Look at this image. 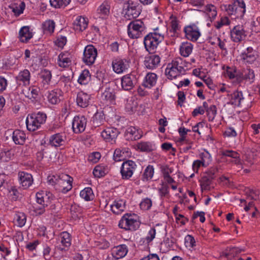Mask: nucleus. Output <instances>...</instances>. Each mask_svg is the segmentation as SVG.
Instances as JSON below:
<instances>
[{
    "label": "nucleus",
    "mask_w": 260,
    "mask_h": 260,
    "mask_svg": "<svg viewBox=\"0 0 260 260\" xmlns=\"http://www.w3.org/2000/svg\"><path fill=\"white\" fill-rule=\"evenodd\" d=\"M101 157V153L99 152H94L90 154L88 160L93 164L96 163Z\"/></svg>",
    "instance_id": "680f3d73"
},
{
    "label": "nucleus",
    "mask_w": 260,
    "mask_h": 260,
    "mask_svg": "<svg viewBox=\"0 0 260 260\" xmlns=\"http://www.w3.org/2000/svg\"><path fill=\"white\" fill-rule=\"evenodd\" d=\"M156 233L155 228H151L148 232V236L146 237L145 240L147 244L150 243L154 238Z\"/></svg>",
    "instance_id": "e2e57ef3"
},
{
    "label": "nucleus",
    "mask_w": 260,
    "mask_h": 260,
    "mask_svg": "<svg viewBox=\"0 0 260 260\" xmlns=\"http://www.w3.org/2000/svg\"><path fill=\"white\" fill-rule=\"evenodd\" d=\"M17 81H22L23 83L26 82L27 83H29L30 80V72L28 70L25 69L20 72L18 75L16 77Z\"/></svg>",
    "instance_id": "c9c22d12"
},
{
    "label": "nucleus",
    "mask_w": 260,
    "mask_h": 260,
    "mask_svg": "<svg viewBox=\"0 0 260 260\" xmlns=\"http://www.w3.org/2000/svg\"><path fill=\"white\" fill-rule=\"evenodd\" d=\"M19 178L22 186H23L25 189L29 187L33 182L31 175L23 172L19 173Z\"/></svg>",
    "instance_id": "b1692460"
},
{
    "label": "nucleus",
    "mask_w": 260,
    "mask_h": 260,
    "mask_svg": "<svg viewBox=\"0 0 260 260\" xmlns=\"http://www.w3.org/2000/svg\"><path fill=\"white\" fill-rule=\"evenodd\" d=\"M138 148L142 151L150 152L153 150L152 146L149 142H142L138 145Z\"/></svg>",
    "instance_id": "6e6d98bb"
},
{
    "label": "nucleus",
    "mask_w": 260,
    "mask_h": 260,
    "mask_svg": "<svg viewBox=\"0 0 260 260\" xmlns=\"http://www.w3.org/2000/svg\"><path fill=\"white\" fill-rule=\"evenodd\" d=\"M118 129L114 127H108L101 133L102 137L107 141H115L119 134Z\"/></svg>",
    "instance_id": "ddd939ff"
},
{
    "label": "nucleus",
    "mask_w": 260,
    "mask_h": 260,
    "mask_svg": "<svg viewBox=\"0 0 260 260\" xmlns=\"http://www.w3.org/2000/svg\"><path fill=\"white\" fill-rule=\"evenodd\" d=\"M137 133L138 132H137L136 129L134 127H129L126 129V135H129L130 137L129 138L131 140H136L140 138L139 136L136 135Z\"/></svg>",
    "instance_id": "052dcab7"
},
{
    "label": "nucleus",
    "mask_w": 260,
    "mask_h": 260,
    "mask_svg": "<svg viewBox=\"0 0 260 260\" xmlns=\"http://www.w3.org/2000/svg\"><path fill=\"white\" fill-rule=\"evenodd\" d=\"M218 171V169L217 167H212L206 171L204 175L214 180L216 177L215 174Z\"/></svg>",
    "instance_id": "603ef678"
},
{
    "label": "nucleus",
    "mask_w": 260,
    "mask_h": 260,
    "mask_svg": "<svg viewBox=\"0 0 260 260\" xmlns=\"http://www.w3.org/2000/svg\"><path fill=\"white\" fill-rule=\"evenodd\" d=\"M231 36L235 42H239L244 39L246 35L242 28L240 25L235 26L231 31Z\"/></svg>",
    "instance_id": "2eb2a0df"
},
{
    "label": "nucleus",
    "mask_w": 260,
    "mask_h": 260,
    "mask_svg": "<svg viewBox=\"0 0 260 260\" xmlns=\"http://www.w3.org/2000/svg\"><path fill=\"white\" fill-rule=\"evenodd\" d=\"M71 62V59L64 53H61L58 56V64L60 67L66 68L69 66Z\"/></svg>",
    "instance_id": "473e14b6"
},
{
    "label": "nucleus",
    "mask_w": 260,
    "mask_h": 260,
    "mask_svg": "<svg viewBox=\"0 0 260 260\" xmlns=\"http://www.w3.org/2000/svg\"><path fill=\"white\" fill-rule=\"evenodd\" d=\"M140 225V222L132 218L131 214H125L120 220L118 226L120 228L125 230L136 231Z\"/></svg>",
    "instance_id": "7ed1b4c3"
},
{
    "label": "nucleus",
    "mask_w": 260,
    "mask_h": 260,
    "mask_svg": "<svg viewBox=\"0 0 260 260\" xmlns=\"http://www.w3.org/2000/svg\"><path fill=\"white\" fill-rule=\"evenodd\" d=\"M165 74L167 76L168 78L170 80L175 79L178 76H179L177 70L175 68L171 67L170 63L168 64L165 70Z\"/></svg>",
    "instance_id": "f704fd0d"
},
{
    "label": "nucleus",
    "mask_w": 260,
    "mask_h": 260,
    "mask_svg": "<svg viewBox=\"0 0 260 260\" xmlns=\"http://www.w3.org/2000/svg\"><path fill=\"white\" fill-rule=\"evenodd\" d=\"M136 81L135 76L130 74H127L121 78V84L122 88L124 90H131L135 85Z\"/></svg>",
    "instance_id": "9b49d317"
},
{
    "label": "nucleus",
    "mask_w": 260,
    "mask_h": 260,
    "mask_svg": "<svg viewBox=\"0 0 260 260\" xmlns=\"http://www.w3.org/2000/svg\"><path fill=\"white\" fill-rule=\"evenodd\" d=\"M47 98L49 103L52 104H56L60 101L58 94L55 90L49 92Z\"/></svg>",
    "instance_id": "de8ad7c7"
},
{
    "label": "nucleus",
    "mask_w": 260,
    "mask_h": 260,
    "mask_svg": "<svg viewBox=\"0 0 260 260\" xmlns=\"http://www.w3.org/2000/svg\"><path fill=\"white\" fill-rule=\"evenodd\" d=\"M87 123V119L84 116H75L72 122V128L74 132L79 134L84 131Z\"/></svg>",
    "instance_id": "1a4fd4ad"
},
{
    "label": "nucleus",
    "mask_w": 260,
    "mask_h": 260,
    "mask_svg": "<svg viewBox=\"0 0 260 260\" xmlns=\"http://www.w3.org/2000/svg\"><path fill=\"white\" fill-rule=\"evenodd\" d=\"M171 29L170 31H172L174 34H176L180 28L179 26V21L176 17H174L173 19L171 22Z\"/></svg>",
    "instance_id": "0e129e2a"
},
{
    "label": "nucleus",
    "mask_w": 260,
    "mask_h": 260,
    "mask_svg": "<svg viewBox=\"0 0 260 260\" xmlns=\"http://www.w3.org/2000/svg\"><path fill=\"white\" fill-rule=\"evenodd\" d=\"M24 132L19 129H15L12 134V139L14 142L17 145H23L25 142L26 137Z\"/></svg>",
    "instance_id": "4be33fe9"
},
{
    "label": "nucleus",
    "mask_w": 260,
    "mask_h": 260,
    "mask_svg": "<svg viewBox=\"0 0 260 260\" xmlns=\"http://www.w3.org/2000/svg\"><path fill=\"white\" fill-rule=\"evenodd\" d=\"M256 55V52L253 48L249 47L242 53V59L248 63H251L255 60Z\"/></svg>",
    "instance_id": "a211bd4d"
},
{
    "label": "nucleus",
    "mask_w": 260,
    "mask_h": 260,
    "mask_svg": "<svg viewBox=\"0 0 260 260\" xmlns=\"http://www.w3.org/2000/svg\"><path fill=\"white\" fill-rule=\"evenodd\" d=\"M240 4L239 0H236L233 4L229 5L228 7L225 6V10L228 14L234 15V12L236 10L237 8H238V5Z\"/></svg>",
    "instance_id": "09e8293b"
},
{
    "label": "nucleus",
    "mask_w": 260,
    "mask_h": 260,
    "mask_svg": "<svg viewBox=\"0 0 260 260\" xmlns=\"http://www.w3.org/2000/svg\"><path fill=\"white\" fill-rule=\"evenodd\" d=\"M212 181V179L203 175L200 180L202 190H210Z\"/></svg>",
    "instance_id": "a19ab883"
},
{
    "label": "nucleus",
    "mask_w": 260,
    "mask_h": 260,
    "mask_svg": "<svg viewBox=\"0 0 260 260\" xmlns=\"http://www.w3.org/2000/svg\"><path fill=\"white\" fill-rule=\"evenodd\" d=\"M73 178L67 174H62L58 181L56 189L62 193H67L72 188Z\"/></svg>",
    "instance_id": "423d86ee"
},
{
    "label": "nucleus",
    "mask_w": 260,
    "mask_h": 260,
    "mask_svg": "<svg viewBox=\"0 0 260 260\" xmlns=\"http://www.w3.org/2000/svg\"><path fill=\"white\" fill-rule=\"evenodd\" d=\"M110 7L105 4H102L98 9L99 13L104 15H107L109 13Z\"/></svg>",
    "instance_id": "69168bd1"
},
{
    "label": "nucleus",
    "mask_w": 260,
    "mask_h": 260,
    "mask_svg": "<svg viewBox=\"0 0 260 260\" xmlns=\"http://www.w3.org/2000/svg\"><path fill=\"white\" fill-rule=\"evenodd\" d=\"M71 0H50L51 6L55 8H60L62 6L66 7L70 4Z\"/></svg>",
    "instance_id": "a18cd8bd"
},
{
    "label": "nucleus",
    "mask_w": 260,
    "mask_h": 260,
    "mask_svg": "<svg viewBox=\"0 0 260 260\" xmlns=\"http://www.w3.org/2000/svg\"><path fill=\"white\" fill-rule=\"evenodd\" d=\"M128 153V149L127 148H123L122 149H116L114 152L113 159L115 161H121L126 156L124 154Z\"/></svg>",
    "instance_id": "7c9ffc66"
},
{
    "label": "nucleus",
    "mask_w": 260,
    "mask_h": 260,
    "mask_svg": "<svg viewBox=\"0 0 260 260\" xmlns=\"http://www.w3.org/2000/svg\"><path fill=\"white\" fill-rule=\"evenodd\" d=\"M40 77L42 79L44 84L48 85L52 78V74L50 71L44 69L41 72Z\"/></svg>",
    "instance_id": "58836bf2"
},
{
    "label": "nucleus",
    "mask_w": 260,
    "mask_h": 260,
    "mask_svg": "<svg viewBox=\"0 0 260 260\" xmlns=\"http://www.w3.org/2000/svg\"><path fill=\"white\" fill-rule=\"evenodd\" d=\"M200 160L202 162V166L206 167L211 161V155L208 151L202 152L200 154Z\"/></svg>",
    "instance_id": "37998d69"
},
{
    "label": "nucleus",
    "mask_w": 260,
    "mask_h": 260,
    "mask_svg": "<svg viewBox=\"0 0 260 260\" xmlns=\"http://www.w3.org/2000/svg\"><path fill=\"white\" fill-rule=\"evenodd\" d=\"M137 103L134 100L128 101L125 105V109L129 113H133L137 110Z\"/></svg>",
    "instance_id": "8fccbe9b"
},
{
    "label": "nucleus",
    "mask_w": 260,
    "mask_h": 260,
    "mask_svg": "<svg viewBox=\"0 0 260 260\" xmlns=\"http://www.w3.org/2000/svg\"><path fill=\"white\" fill-rule=\"evenodd\" d=\"M154 174V168L151 165H148L145 169L143 174L142 179L143 181H148L151 179Z\"/></svg>",
    "instance_id": "ea45409f"
},
{
    "label": "nucleus",
    "mask_w": 260,
    "mask_h": 260,
    "mask_svg": "<svg viewBox=\"0 0 260 260\" xmlns=\"http://www.w3.org/2000/svg\"><path fill=\"white\" fill-rule=\"evenodd\" d=\"M80 197L85 201H91L94 198V194L90 187H86L80 191Z\"/></svg>",
    "instance_id": "2f4dec72"
},
{
    "label": "nucleus",
    "mask_w": 260,
    "mask_h": 260,
    "mask_svg": "<svg viewBox=\"0 0 260 260\" xmlns=\"http://www.w3.org/2000/svg\"><path fill=\"white\" fill-rule=\"evenodd\" d=\"M124 4L126 5L124 15V17L126 19L131 20L139 16L140 12L137 9L139 4L132 0H128Z\"/></svg>",
    "instance_id": "39448f33"
},
{
    "label": "nucleus",
    "mask_w": 260,
    "mask_h": 260,
    "mask_svg": "<svg viewBox=\"0 0 260 260\" xmlns=\"http://www.w3.org/2000/svg\"><path fill=\"white\" fill-rule=\"evenodd\" d=\"M65 136L63 134L57 133L52 135L49 139L50 144L55 147L63 145L64 143Z\"/></svg>",
    "instance_id": "aec40b11"
},
{
    "label": "nucleus",
    "mask_w": 260,
    "mask_h": 260,
    "mask_svg": "<svg viewBox=\"0 0 260 260\" xmlns=\"http://www.w3.org/2000/svg\"><path fill=\"white\" fill-rule=\"evenodd\" d=\"M47 195H44V192L42 191L41 192H37L36 193V200L37 203L39 204H44L46 206H48L49 205V201L45 200V198H47Z\"/></svg>",
    "instance_id": "49530a36"
},
{
    "label": "nucleus",
    "mask_w": 260,
    "mask_h": 260,
    "mask_svg": "<svg viewBox=\"0 0 260 260\" xmlns=\"http://www.w3.org/2000/svg\"><path fill=\"white\" fill-rule=\"evenodd\" d=\"M127 252L126 246L122 244L114 247L111 250V254L115 259H118L125 256Z\"/></svg>",
    "instance_id": "dca6fc26"
},
{
    "label": "nucleus",
    "mask_w": 260,
    "mask_h": 260,
    "mask_svg": "<svg viewBox=\"0 0 260 260\" xmlns=\"http://www.w3.org/2000/svg\"><path fill=\"white\" fill-rule=\"evenodd\" d=\"M59 238L60 244L57 247L60 250H66V248H68L71 244L70 234L67 232H62Z\"/></svg>",
    "instance_id": "f3484780"
},
{
    "label": "nucleus",
    "mask_w": 260,
    "mask_h": 260,
    "mask_svg": "<svg viewBox=\"0 0 260 260\" xmlns=\"http://www.w3.org/2000/svg\"><path fill=\"white\" fill-rule=\"evenodd\" d=\"M184 243L186 247L193 248L196 246V241L193 236L190 235L186 236L184 239Z\"/></svg>",
    "instance_id": "3c124183"
},
{
    "label": "nucleus",
    "mask_w": 260,
    "mask_h": 260,
    "mask_svg": "<svg viewBox=\"0 0 260 260\" xmlns=\"http://www.w3.org/2000/svg\"><path fill=\"white\" fill-rule=\"evenodd\" d=\"M106 171L104 166L98 165L93 169V174L95 177L101 178L107 174Z\"/></svg>",
    "instance_id": "4c0bfd02"
},
{
    "label": "nucleus",
    "mask_w": 260,
    "mask_h": 260,
    "mask_svg": "<svg viewBox=\"0 0 260 260\" xmlns=\"http://www.w3.org/2000/svg\"><path fill=\"white\" fill-rule=\"evenodd\" d=\"M97 56V50L92 45H87L85 47L84 53L83 61L88 65L92 64Z\"/></svg>",
    "instance_id": "0eeeda50"
},
{
    "label": "nucleus",
    "mask_w": 260,
    "mask_h": 260,
    "mask_svg": "<svg viewBox=\"0 0 260 260\" xmlns=\"http://www.w3.org/2000/svg\"><path fill=\"white\" fill-rule=\"evenodd\" d=\"M240 4L238 5V8H237L236 10L234 12V15H236V17H242L245 13V4L243 0H239Z\"/></svg>",
    "instance_id": "79ce46f5"
},
{
    "label": "nucleus",
    "mask_w": 260,
    "mask_h": 260,
    "mask_svg": "<svg viewBox=\"0 0 260 260\" xmlns=\"http://www.w3.org/2000/svg\"><path fill=\"white\" fill-rule=\"evenodd\" d=\"M44 204H35L33 206V211L37 215H41L44 213L45 211V207H47Z\"/></svg>",
    "instance_id": "4d7b16f0"
},
{
    "label": "nucleus",
    "mask_w": 260,
    "mask_h": 260,
    "mask_svg": "<svg viewBox=\"0 0 260 260\" xmlns=\"http://www.w3.org/2000/svg\"><path fill=\"white\" fill-rule=\"evenodd\" d=\"M205 12L210 19H214L217 15L216 7L213 5H207Z\"/></svg>",
    "instance_id": "c03bdc74"
},
{
    "label": "nucleus",
    "mask_w": 260,
    "mask_h": 260,
    "mask_svg": "<svg viewBox=\"0 0 260 260\" xmlns=\"http://www.w3.org/2000/svg\"><path fill=\"white\" fill-rule=\"evenodd\" d=\"M125 209V201L122 200L115 201L114 203L111 205V210L115 214H121Z\"/></svg>",
    "instance_id": "393cba45"
},
{
    "label": "nucleus",
    "mask_w": 260,
    "mask_h": 260,
    "mask_svg": "<svg viewBox=\"0 0 260 260\" xmlns=\"http://www.w3.org/2000/svg\"><path fill=\"white\" fill-rule=\"evenodd\" d=\"M222 155L223 156L235 158L234 162L236 164H239L240 163V155L236 151L232 150H225L222 152Z\"/></svg>",
    "instance_id": "e433bc0d"
},
{
    "label": "nucleus",
    "mask_w": 260,
    "mask_h": 260,
    "mask_svg": "<svg viewBox=\"0 0 260 260\" xmlns=\"http://www.w3.org/2000/svg\"><path fill=\"white\" fill-rule=\"evenodd\" d=\"M146 27L144 22L139 19L132 21L127 26L128 36L132 39H137L141 37L142 31Z\"/></svg>",
    "instance_id": "f03ea898"
},
{
    "label": "nucleus",
    "mask_w": 260,
    "mask_h": 260,
    "mask_svg": "<svg viewBox=\"0 0 260 260\" xmlns=\"http://www.w3.org/2000/svg\"><path fill=\"white\" fill-rule=\"evenodd\" d=\"M90 79V75L88 70H83L79 76L78 81L80 84H87Z\"/></svg>",
    "instance_id": "72a5a7b5"
},
{
    "label": "nucleus",
    "mask_w": 260,
    "mask_h": 260,
    "mask_svg": "<svg viewBox=\"0 0 260 260\" xmlns=\"http://www.w3.org/2000/svg\"><path fill=\"white\" fill-rule=\"evenodd\" d=\"M105 121V117L103 111H97L92 118L93 126L95 127H98Z\"/></svg>",
    "instance_id": "a878e982"
},
{
    "label": "nucleus",
    "mask_w": 260,
    "mask_h": 260,
    "mask_svg": "<svg viewBox=\"0 0 260 260\" xmlns=\"http://www.w3.org/2000/svg\"><path fill=\"white\" fill-rule=\"evenodd\" d=\"M43 27L45 30L53 32L55 28V23L53 20H47L43 23Z\"/></svg>",
    "instance_id": "5fc2aeb1"
},
{
    "label": "nucleus",
    "mask_w": 260,
    "mask_h": 260,
    "mask_svg": "<svg viewBox=\"0 0 260 260\" xmlns=\"http://www.w3.org/2000/svg\"><path fill=\"white\" fill-rule=\"evenodd\" d=\"M20 40L22 42H27L32 37L28 26L22 27L19 32Z\"/></svg>",
    "instance_id": "c85d7f7f"
},
{
    "label": "nucleus",
    "mask_w": 260,
    "mask_h": 260,
    "mask_svg": "<svg viewBox=\"0 0 260 260\" xmlns=\"http://www.w3.org/2000/svg\"><path fill=\"white\" fill-rule=\"evenodd\" d=\"M193 45L189 42L182 43L180 47V53L184 57H188L192 52Z\"/></svg>",
    "instance_id": "c756f323"
},
{
    "label": "nucleus",
    "mask_w": 260,
    "mask_h": 260,
    "mask_svg": "<svg viewBox=\"0 0 260 260\" xmlns=\"http://www.w3.org/2000/svg\"><path fill=\"white\" fill-rule=\"evenodd\" d=\"M231 99L229 104L236 106H240L241 102L244 100L243 93L238 90L235 91L230 95Z\"/></svg>",
    "instance_id": "5701e85b"
},
{
    "label": "nucleus",
    "mask_w": 260,
    "mask_h": 260,
    "mask_svg": "<svg viewBox=\"0 0 260 260\" xmlns=\"http://www.w3.org/2000/svg\"><path fill=\"white\" fill-rule=\"evenodd\" d=\"M15 219L17 221L18 225L20 227L24 225L26 222V216L22 212L16 214Z\"/></svg>",
    "instance_id": "864d4df0"
},
{
    "label": "nucleus",
    "mask_w": 260,
    "mask_h": 260,
    "mask_svg": "<svg viewBox=\"0 0 260 260\" xmlns=\"http://www.w3.org/2000/svg\"><path fill=\"white\" fill-rule=\"evenodd\" d=\"M184 32L187 39L192 42L197 41L201 35L198 27L194 24L185 26Z\"/></svg>",
    "instance_id": "9d476101"
},
{
    "label": "nucleus",
    "mask_w": 260,
    "mask_h": 260,
    "mask_svg": "<svg viewBox=\"0 0 260 260\" xmlns=\"http://www.w3.org/2000/svg\"><path fill=\"white\" fill-rule=\"evenodd\" d=\"M152 206V201L150 199L146 198L140 204V208L144 210H149Z\"/></svg>",
    "instance_id": "bf43d9fd"
},
{
    "label": "nucleus",
    "mask_w": 260,
    "mask_h": 260,
    "mask_svg": "<svg viewBox=\"0 0 260 260\" xmlns=\"http://www.w3.org/2000/svg\"><path fill=\"white\" fill-rule=\"evenodd\" d=\"M112 67L115 73H121L129 67L128 62L126 59H115L112 61Z\"/></svg>",
    "instance_id": "f8f14e48"
},
{
    "label": "nucleus",
    "mask_w": 260,
    "mask_h": 260,
    "mask_svg": "<svg viewBox=\"0 0 260 260\" xmlns=\"http://www.w3.org/2000/svg\"><path fill=\"white\" fill-rule=\"evenodd\" d=\"M153 36L156 37L157 39L161 41H164L165 38V31H163L159 27H156L153 29V32H151Z\"/></svg>",
    "instance_id": "13d9d810"
},
{
    "label": "nucleus",
    "mask_w": 260,
    "mask_h": 260,
    "mask_svg": "<svg viewBox=\"0 0 260 260\" xmlns=\"http://www.w3.org/2000/svg\"><path fill=\"white\" fill-rule=\"evenodd\" d=\"M157 80V75L155 73H148L143 82V85L145 87L150 88L153 86Z\"/></svg>",
    "instance_id": "bb28decb"
},
{
    "label": "nucleus",
    "mask_w": 260,
    "mask_h": 260,
    "mask_svg": "<svg viewBox=\"0 0 260 260\" xmlns=\"http://www.w3.org/2000/svg\"><path fill=\"white\" fill-rule=\"evenodd\" d=\"M116 95L114 89L110 86L106 87L104 91L101 94V100L112 103L115 100Z\"/></svg>",
    "instance_id": "412c9836"
},
{
    "label": "nucleus",
    "mask_w": 260,
    "mask_h": 260,
    "mask_svg": "<svg viewBox=\"0 0 260 260\" xmlns=\"http://www.w3.org/2000/svg\"><path fill=\"white\" fill-rule=\"evenodd\" d=\"M90 99V95L83 92H79L76 99L77 105L81 108H86L89 105Z\"/></svg>",
    "instance_id": "6ab92c4d"
},
{
    "label": "nucleus",
    "mask_w": 260,
    "mask_h": 260,
    "mask_svg": "<svg viewBox=\"0 0 260 260\" xmlns=\"http://www.w3.org/2000/svg\"><path fill=\"white\" fill-rule=\"evenodd\" d=\"M160 58L157 55L146 56L144 61L145 67L149 70L156 68L160 63Z\"/></svg>",
    "instance_id": "4468645a"
},
{
    "label": "nucleus",
    "mask_w": 260,
    "mask_h": 260,
    "mask_svg": "<svg viewBox=\"0 0 260 260\" xmlns=\"http://www.w3.org/2000/svg\"><path fill=\"white\" fill-rule=\"evenodd\" d=\"M10 153L8 151H2L0 152V161L1 162H8L10 159L9 156Z\"/></svg>",
    "instance_id": "338daca9"
},
{
    "label": "nucleus",
    "mask_w": 260,
    "mask_h": 260,
    "mask_svg": "<svg viewBox=\"0 0 260 260\" xmlns=\"http://www.w3.org/2000/svg\"><path fill=\"white\" fill-rule=\"evenodd\" d=\"M161 171L163 174L164 177L169 176L170 174L173 172V169L170 168L168 166H162L161 167Z\"/></svg>",
    "instance_id": "774afa93"
},
{
    "label": "nucleus",
    "mask_w": 260,
    "mask_h": 260,
    "mask_svg": "<svg viewBox=\"0 0 260 260\" xmlns=\"http://www.w3.org/2000/svg\"><path fill=\"white\" fill-rule=\"evenodd\" d=\"M162 41L149 32L144 38L145 49L149 54H154L160 43Z\"/></svg>",
    "instance_id": "20e7f679"
},
{
    "label": "nucleus",
    "mask_w": 260,
    "mask_h": 260,
    "mask_svg": "<svg viewBox=\"0 0 260 260\" xmlns=\"http://www.w3.org/2000/svg\"><path fill=\"white\" fill-rule=\"evenodd\" d=\"M136 165L131 160L124 161L120 169V173L123 179H128L133 174V170L135 169Z\"/></svg>",
    "instance_id": "6e6552de"
},
{
    "label": "nucleus",
    "mask_w": 260,
    "mask_h": 260,
    "mask_svg": "<svg viewBox=\"0 0 260 260\" xmlns=\"http://www.w3.org/2000/svg\"><path fill=\"white\" fill-rule=\"evenodd\" d=\"M47 116L44 113L39 112L29 115L26 119L27 128L29 131H35L46 120Z\"/></svg>",
    "instance_id": "f257e3e1"
},
{
    "label": "nucleus",
    "mask_w": 260,
    "mask_h": 260,
    "mask_svg": "<svg viewBox=\"0 0 260 260\" xmlns=\"http://www.w3.org/2000/svg\"><path fill=\"white\" fill-rule=\"evenodd\" d=\"M88 25V20L82 16H78L74 22V28L79 31H83Z\"/></svg>",
    "instance_id": "cd10ccee"
}]
</instances>
